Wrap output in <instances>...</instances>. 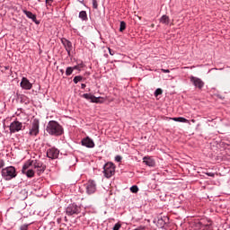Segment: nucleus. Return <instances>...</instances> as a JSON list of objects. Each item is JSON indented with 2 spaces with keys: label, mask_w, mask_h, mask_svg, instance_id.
Segmentation results:
<instances>
[{
  "label": "nucleus",
  "mask_w": 230,
  "mask_h": 230,
  "mask_svg": "<svg viewBox=\"0 0 230 230\" xmlns=\"http://www.w3.org/2000/svg\"><path fill=\"white\" fill-rule=\"evenodd\" d=\"M46 131L49 136L58 137L64 134V127L57 120H49L46 127Z\"/></svg>",
  "instance_id": "f257e3e1"
},
{
  "label": "nucleus",
  "mask_w": 230,
  "mask_h": 230,
  "mask_svg": "<svg viewBox=\"0 0 230 230\" xmlns=\"http://www.w3.org/2000/svg\"><path fill=\"white\" fill-rule=\"evenodd\" d=\"M31 166H32V168H34V170H36L37 174L42 175V173L44 172H46V165H44V163H42V161L40 160H37V159H30L28 161H26L24 163V169L28 170V168H30Z\"/></svg>",
  "instance_id": "f03ea898"
},
{
  "label": "nucleus",
  "mask_w": 230,
  "mask_h": 230,
  "mask_svg": "<svg viewBox=\"0 0 230 230\" xmlns=\"http://www.w3.org/2000/svg\"><path fill=\"white\" fill-rule=\"evenodd\" d=\"M1 173L4 181H12V179H15V177H17V170L14 166H7L2 169Z\"/></svg>",
  "instance_id": "7ed1b4c3"
},
{
  "label": "nucleus",
  "mask_w": 230,
  "mask_h": 230,
  "mask_svg": "<svg viewBox=\"0 0 230 230\" xmlns=\"http://www.w3.org/2000/svg\"><path fill=\"white\" fill-rule=\"evenodd\" d=\"M102 168V173H104V177H106V179H111V177L116 173V165L112 162L104 164Z\"/></svg>",
  "instance_id": "20e7f679"
},
{
  "label": "nucleus",
  "mask_w": 230,
  "mask_h": 230,
  "mask_svg": "<svg viewBox=\"0 0 230 230\" xmlns=\"http://www.w3.org/2000/svg\"><path fill=\"white\" fill-rule=\"evenodd\" d=\"M80 213H82V206L76 203H71L66 208L67 217H75V215H80Z\"/></svg>",
  "instance_id": "39448f33"
},
{
  "label": "nucleus",
  "mask_w": 230,
  "mask_h": 230,
  "mask_svg": "<svg viewBox=\"0 0 230 230\" xmlns=\"http://www.w3.org/2000/svg\"><path fill=\"white\" fill-rule=\"evenodd\" d=\"M40 128V121L39 120V119H34L29 128V136L32 137L39 136Z\"/></svg>",
  "instance_id": "423d86ee"
},
{
  "label": "nucleus",
  "mask_w": 230,
  "mask_h": 230,
  "mask_svg": "<svg viewBox=\"0 0 230 230\" xmlns=\"http://www.w3.org/2000/svg\"><path fill=\"white\" fill-rule=\"evenodd\" d=\"M190 82L192 84L195 89H199V91H202V89H204V85H206L202 79L194 75L190 76Z\"/></svg>",
  "instance_id": "0eeeda50"
},
{
  "label": "nucleus",
  "mask_w": 230,
  "mask_h": 230,
  "mask_svg": "<svg viewBox=\"0 0 230 230\" xmlns=\"http://www.w3.org/2000/svg\"><path fill=\"white\" fill-rule=\"evenodd\" d=\"M85 190L87 195H93V193H96V181L94 180H89L85 184Z\"/></svg>",
  "instance_id": "6e6552de"
},
{
  "label": "nucleus",
  "mask_w": 230,
  "mask_h": 230,
  "mask_svg": "<svg viewBox=\"0 0 230 230\" xmlns=\"http://www.w3.org/2000/svg\"><path fill=\"white\" fill-rule=\"evenodd\" d=\"M9 130L11 134H15V132L22 130V122H20L19 120L13 121L9 126Z\"/></svg>",
  "instance_id": "1a4fd4ad"
},
{
  "label": "nucleus",
  "mask_w": 230,
  "mask_h": 230,
  "mask_svg": "<svg viewBox=\"0 0 230 230\" xmlns=\"http://www.w3.org/2000/svg\"><path fill=\"white\" fill-rule=\"evenodd\" d=\"M61 44H63L66 51L67 52L68 57H71V51H73V43L66 39V38H61Z\"/></svg>",
  "instance_id": "9d476101"
},
{
  "label": "nucleus",
  "mask_w": 230,
  "mask_h": 230,
  "mask_svg": "<svg viewBox=\"0 0 230 230\" xmlns=\"http://www.w3.org/2000/svg\"><path fill=\"white\" fill-rule=\"evenodd\" d=\"M58 155H60V150L57 147H51L47 150V157L49 159H58Z\"/></svg>",
  "instance_id": "9b49d317"
},
{
  "label": "nucleus",
  "mask_w": 230,
  "mask_h": 230,
  "mask_svg": "<svg viewBox=\"0 0 230 230\" xmlns=\"http://www.w3.org/2000/svg\"><path fill=\"white\" fill-rule=\"evenodd\" d=\"M82 98H84V100H89L91 103H103V101H100L102 100V97H96L92 93H84Z\"/></svg>",
  "instance_id": "f8f14e48"
},
{
  "label": "nucleus",
  "mask_w": 230,
  "mask_h": 230,
  "mask_svg": "<svg viewBox=\"0 0 230 230\" xmlns=\"http://www.w3.org/2000/svg\"><path fill=\"white\" fill-rule=\"evenodd\" d=\"M81 145L82 146H85V148H94V146H96L94 140L89 137L82 138Z\"/></svg>",
  "instance_id": "ddd939ff"
},
{
  "label": "nucleus",
  "mask_w": 230,
  "mask_h": 230,
  "mask_svg": "<svg viewBox=\"0 0 230 230\" xmlns=\"http://www.w3.org/2000/svg\"><path fill=\"white\" fill-rule=\"evenodd\" d=\"M20 86L24 91H30L33 87V84L30 83V80L26 77H22L20 83Z\"/></svg>",
  "instance_id": "4468645a"
},
{
  "label": "nucleus",
  "mask_w": 230,
  "mask_h": 230,
  "mask_svg": "<svg viewBox=\"0 0 230 230\" xmlns=\"http://www.w3.org/2000/svg\"><path fill=\"white\" fill-rule=\"evenodd\" d=\"M169 223H170V218L167 216H164L158 218L156 226L160 229H164V226H166V224H169Z\"/></svg>",
  "instance_id": "2eb2a0df"
},
{
  "label": "nucleus",
  "mask_w": 230,
  "mask_h": 230,
  "mask_svg": "<svg viewBox=\"0 0 230 230\" xmlns=\"http://www.w3.org/2000/svg\"><path fill=\"white\" fill-rule=\"evenodd\" d=\"M22 172L23 173V175H26V177H28V179H31V178L35 177V171H33V169H30V168L25 169L24 164L22 166Z\"/></svg>",
  "instance_id": "dca6fc26"
},
{
  "label": "nucleus",
  "mask_w": 230,
  "mask_h": 230,
  "mask_svg": "<svg viewBox=\"0 0 230 230\" xmlns=\"http://www.w3.org/2000/svg\"><path fill=\"white\" fill-rule=\"evenodd\" d=\"M23 13H25L28 19H31V21L35 22V24H40V22L37 20V15L33 14V13L27 10H23Z\"/></svg>",
  "instance_id": "f3484780"
},
{
  "label": "nucleus",
  "mask_w": 230,
  "mask_h": 230,
  "mask_svg": "<svg viewBox=\"0 0 230 230\" xmlns=\"http://www.w3.org/2000/svg\"><path fill=\"white\" fill-rule=\"evenodd\" d=\"M143 163L146 164V166H150L154 168L155 166V161L150 156H144Z\"/></svg>",
  "instance_id": "a211bd4d"
},
{
  "label": "nucleus",
  "mask_w": 230,
  "mask_h": 230,
  "mask_svg": "<svg viewBox=\"0 0 230 230\" xmlns=\"http://www.w3.org/2000/svg\"><path fill=\"white\" fill-rule=\"evenodd\" d=\"M172 119V121H177L178 123H190V120L184 117H174Z\"/></svg>",
  "instance_id": "6ab92c4d"
},
{
  "label": "nucleus",
  "mask_w": 230,
  "mask_h": 230,
  "mask_svg": "<svg viewBox=\"0 0 230 230\" xmlns=\"http://www.w3.org/2000/svg\"><path fill=\"white\" fill-rule=\"evenodd\" d=\"M18 199H20V200H26V199H28V191H26V190H22L19 193Z\"/></svg>",
  "instance_id": "aec40b11"
},
{
  "label": "nucleus",
  "mask_w": 230,
  "mask_h": 230,
  "mask_svg": "<svg viewBox=\"0 0 230 230\" xmlns=\"http://www.w3.org/2000/svg\"><path fill=\"white\" fill-rule=\"evenodd\" d=\"M160 22L162 24H166L169 25L170 24V17L166 14H164L161 18H160Z\"/></svg>",
  "instance_id": "412c9836"
},
{
  "label": "nucleus",
  "mask_w": 230,
  "mask_h": 230,
  "mask_svg": "<svg viewBox=\"0 0 230 230\" xmlns=\"http://www.w3.org/2000/svg\"><path fill=\"white\" fill-rule=\"evenodd\" d=\"M79 19L85 22L89 21V18L87 17V12L81 11L79 13Z\"/></svg>",
  "instance_id": "4be33fe9"
},
{
  "label": "nucleus",
  "mask_w": 230,
  "mask_h": 230,
  "mask_svg": "<svg viewBox=\"0 0 230 230\" xmlns=\"http://www.w3.org/2000/svg\"><path fill=\"white\" fill-rule=\"evenodd\" d=\"M17 95V98H20V102L21 103H25L26 105H28V102H26V101L28 100V97L24 94H19V93H16Z\"/></svg>",
  "instance_id": "5701e85b"
},
{
  "label": "nucleus",
  "mask_w": 230,
  "mask_h": 230,
  "mask_svg": "<svg viewBox=\"0 0 230 230\" xmlns=\"http://www.w3.org/2000/svg\"><path fill=\"white\" fill-rule=\"evenodd\" d=\"M125 30H127V22H125V21H121L119 25V31L123 32Z\"/></svg>",
  "instance_id": "b1692460"
},
{
  "label": "nucleus",
  "mask_w": 230,
  "mask_h": 230,
  "mask_svg": "<svg viewBox=\"0 0 230 230\" xmlns=\"http://www.w3.org/2000/svg\"><path fill=\"white\" fill-rule=\"evenodd\" d=\"M74 68L73 66H67L66 69V76H71L73 75Z\"/></svg>",
  "instance_id": "393cba45"
},
{
  "label": "nucleus",
  "mask_w": 230,
  "mask_h": 230,
  "mask_svg": "<svg viewBox=\"0 0 230 230\" xmlns=\"http://www.w3.org/2000/svg\"><path fill=\"white\" fill-rule=\"evenodd\" d=\"M84 80V76L82 75H75L73 79L74 84H78V82H82Z\"/></svg>",
  "instance_id": "a878e982"
},
{
  "label": "nucleus",
  "mask_w": 230,
  "mask_h": 230,
  "mask_svg": "<svg viewBox=\"0 0 230 230\" xmlns=\"http://www.w3.org/2000/svg\"><path fill=\"white\" fill-rule=\"evenodd\" d=\"M130 191L131 193H137V191H139V187H137V185H133L130 187Z\"/></svg>",
  "instance_id": "bb28decb"
},
{
  "label": "nucleus",
  "mask_w": 230,
  "mask_h": 230,
  "mask_svg": "<svg viewBox=\"0 0 230 230\" xmlns=\"http://www.w3.org/2000/svg\"><path fill=\"white\" fill-rule=\"evenodd\" d=\"M155 98H157V96H161V94H163V89L161 88H157L155 91Z\"/></svg>",
  "instance_id": "cd10ccee"
},
{
  "label": "nucleus",
  "mask_w": 230,
  "mask_h": 230,
  "mask_svg": "<svg viewBox=\"0 0 230 230\" xmlns=\"http://www.w3.org/2000/svg\"><path fill=\"white\" fill-rule=\"evenodd\" d=\"M93 3V8L94 10H98V0H92Z\"/></svg>",
  "instance_id": "c85d7f7f"
},
{
  "label": "nucleus",
  "mask_w": 230,
  "mask_h": 230,
  "mask_svg": "<svg viewBox=\"0 0 230 230\" xmlns=\"http://www.w3.org/2000/svg\"><path fill=\"white\" fill-rule=\"evenodd\" d=\"M115 161L116 163H121V161H123V156L118 155L115 156Z\"/></svg>",
  "instance_id": "c756f323"
},
{
  "label": "nucleus",
  "mask_w": 230,
  "mask_h": 230,
  "mask_svg": "<svg viewBox=\"0 0 230 230\" xmlns=\"http://www.w3.org/2000/svg\"><path fill=\"white\" fill-rule=\"evenodd\" d=\"M55 0H45L46 6H53Z\"/></svg>",
  "instance_id": "7c9ffc66"
},
{
  "label": "nucleus",
  "mask_w": 230,
  "mask_h": 230,
  "mask_svg": "<svg viewBox=\"0 0 230 230\" xmlns=\"http://www.w3.org/2000/svg\"><path fill=\"white\" fill-rule=\"evenodd\" d=\"M119 229H121V224L119 223L115 224L112 228V230H119Z\"/></svg>",
  "instance_id": "2f4dec72"
},
{
  "label": "nucleus",
  "mask_w": 230,
  "mask_h": 230,
  "mask_svg": "<svg viewBox=\"0 0 230 230\" xmlns=\"http://www.w3.org/2000/svg\"><path fill=\"white\" fill-rule=\"evenodd\" d=\"M28 227H29V225H22L21 226H20V230H28Z\"/></svg>",
  "instance_id": "473e14b6"
},
{
  "label": "nucleus",
  "mask_w": 230,
  "mask_h": 230,
  "mask_svg": "<svg viewBox=\"0 0 230 230\" xmlns=\"http://www.w3.org/2000/svg\"><path fill=\"white\" fill-rule=\"evenodd\" d=\"M72 68L74 69V71H75V70H76V71H82V68H81L78 65H75V66H72Z\"/></svg>",
  "instance_id": "72a5a7b5"
},
{
  "label": "nucleus",
  "mask_w": 230,
  "mask_h": 230,
  "mask_svg": "<svg viewBox=\"0 0 230 230\" xmlns=\"http://www.w3.org/2000/svg\"><path fill=\"white\" fill-rule=\"evenodd\" d=\"M77 66H78L81 69H84V67H85V65L84 64V61H80V63H78Z\"/></svg>",
  "instance_id": "f704fd0d"
},
{
  "label": "nucleus",
  "mask_w": 230,
  "mask_h": 230,
  "mask_svg": "<svg viewBox=\"0 0 230 230\" xmlns=\"http://www.w3.org/2000/svg\"><path fill=\"white\" fill-rule=\"evenodd\" d=\"M134 230H146V226H139L138 227L135 228Z\"/></svg>",
  "instance_id": "c9c22d12"
},
{
  "label": "nucleus",
  "mask_w": 230,
  "mask_h": 230,
  "mask_svg": "<svg viewBox=\"0 0 230 230\" xmlns=\"http://www.w3.org/2000/svg\"><path fill=\"white\" fill-rule=\"evenodd\" d=\"M108 50H109L110 55H111V57L114 56L115 53H116V51H114V50H113L112 49H111V48H108Z\"/></svg>",
  "instance_id": "e433bc0d"
},
{
  "label": "nucleus",
  "mask_w": 230,
  "mask_h": 230,
  "mask_svg": "<svg viewBox=\"0 0 230 230\" xmlns=\"http://www.w3.org/2000/svg\"><path fill=\"white\" fill-rule=\"evenodd\" d=\"M208 177H215V172H204Z\"/></svg>",
  "instance_id": "4c0bfd02"
},
{
  "label": "nucleus",
  "mask_w": 230,
  "mask_h": 230,
  "mask_svg": "<svg viewBox=\"0 0 230 230\" xmlns=\"http://www.w3.org/2000/svg\"><path fill=\"white\" fill-rule=\"evenodd\" d=\"M0 168H4V160L0 159Z\"/></svg>",
  "instance_id": "58836bf2"
},
{
  "label": "nucleus",
  "mask_w": 230,
  "mask_h": 230,
  "mask_svg": "<svg viewBox=\"0 0 230 230\" xmlns=\"http://www.w3.org/2000/svg\"><path fill=\"white\" fill-rule=\"evenodd\" d=\"M189 121H190L189 125H191V123H196L197 120H195L194 119H190V120H189Z\"/></svg>",
  "instance_id": "ea45409f"
},
{
  "label": "nucleus",
  "mask_w": 230,
  "mask_h": 230,
  "mask_svg": "<svg viewBox=\"0 0 230 230\" xmlns=\"http://www.w3.org/2000/svg\"><path fill=\"white\" fill-rule=\"evenodd\" d=\"M163 73H170V69H162Z\"/></svg>",
  "instance_id": "a19ab883"
},
{
  "label": "nucleus",
  "mask_w": 230,
  "mask_h": 230,
  "mask_svg": "<svg viewBox=\"0 0 230 230\" xmlns=\"http://www.w3.org/2000/svg\"><path fill=\"white\" fill-rule=\"evenodd\" d=\"M85 87H87V85H85V84H81V89H85Z\"/></svg>",
  "instance_id": "79ce46f5"
},
{
  "label": "nucleus",
  "mask_w": 230,
  "mask_h": 230,
  "mask_svg": "<svg viewBox=\"0 0 230 230\" xmlns=\"http://www.w3.org/2000/svg\"><path fill=\"white\" fill-rule=\"evenodd\" d=\"M57 222H58V224H60V222H62V218H58Z\"/></svg>",
  "instance_id": "37998d69"
},
{
  "label": "nucleus",
  "mask_w": 230,
  "mask_h": 230,
  "mask_svg": "<svg viewBox=\"0 0 230 230\" xmlns=\"http://www.w3.org/2000/svg\"><path fill=\"white\" fill-rule=\"evenodd\" d=\"M5 71H8L10 69V66H4Z\"/></svg>",
  "instance_id": "c03bdc74"
},
{
  "label": "nucleus",
  "mask_w": 230,
  "mask_h": 230,
  "mask_svg": "<svg viewBox=\"0 0 230 230\" xmlns=\"http://www.w3.org/2000/svg\"><path fill=\"white\" fill-rule=\"evenodd\" d=\"M60 73L64 74V69H60Z\"/></svg>",
  "instance_id": "a18cd8bd"
},
{
  "label": "nucleus",
  "mask_w": 230,
  "mask_h": 230,
  "mask_svg": "<svg viewBox=\"0 0 230 230\" xmlns=\"http://www.w3.org/2000/svg\"><path fill=\"white\" fill-rule=\"evenodd\" d=\"M65 220H66V222H67V217H65Z\"/></svg>",
  "instance_id": "49530a36"
},
{
  "label": "nucleus",
  "mask_w": 230,
  "mask_h": 230,
  "mask_svg": "<svg viewBox=\"0 0 230 230\" xmlns=\"http://www.w3.org/2000/svg\"><path fill=\"white\" fill-rule=\"evenodd\" d=\"M199 126H200V124H198V125H197V128H199Z\"/></svg>",
  "instance_id": "de8ad7c7"
},
{
  "label": "nucleus",
  "mask_w": 230,
  "mask_h": 230,
  "mask_svg": "<svg viewBox=\"0 0 230 230\" xmlns=\"http://www.w3.org/2000/svg\"><path fill=\"white\" fill-rule=\"evenodd\" d=\"M80 3H84V0L80 1Z\"/></svg>",
  "instance_id": "09e8293b"
},
{
  "label": "nucleus",
  "mask_w": 230,
  "mask_h": 230,
  "mask_svg": "<svg viewBox=\"0 0 230 230\" xmlns=\"http://www.w3.org/2000/svg\"><path fill=\"white\" fill-rule=\"evenodd\" d=\"M84 215H85V213L84 212V213H83V217H84Z\"/></svg>",
  "instance_id": "8fccbe9b"
}]
</instances>
